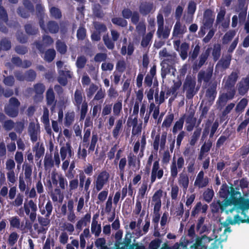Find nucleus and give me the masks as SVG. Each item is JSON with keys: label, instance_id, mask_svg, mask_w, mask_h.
I'll return each mask as SVG.
<instances>
[{"label": "nucleus", "instance_id": "6", "mask_svg": "<svg viewBox=\"0 0 249 249\" xmlns=\"http://www.w3.org/2000/svg\"><path fill=\"white\" fill-rule=\"evenodd\" d=\"M23 207L26 214L29 216L31 221L34 222L36 218V204L33 200H30L24 203Z\"/></svg>", "mask_w": 249, "mask_h": 249}, {"label": "nucleus", "instance_id": "57", "mask_svg": "<svg viewBox=\"0 0 249 249\" xmlns=\"http://www.w3.org/2000/svg\"><path fill=\"white\" fill-rule=\"evenodd\" d=\"M55 56V51L53 49L48 50L44 56L45 59L48 61H52Z\"/></svg>", "mask_w": 249, "mask_h": 249}, {"label": "nucleus", "instance_id": "38", "mask_svg": "<svg viewBox=\"0 0 249 249\" xmlns=\"http://www.w3.org/2000/svg\"><path fill=\"white\" fill-rule=\"evenodd\" d=\"M83 102V94L81 90L77 89L74 95V104L79 108L81 104Z\"/></svg>", "mask_w": 249, "mask_h": 249}, {"label": "nucleus", "instance_id": "19", "mask_svg": "<svg viewBox=\"0 0 249 249\" xmlns=\"http://www.w3.org/2000/svg\"><path fill=\"white\" fill-rule=\"evenodd\" d=\"M238 90L241 95L246 94L249 89V76L243 78L238 85Z\"/></svg>", "mask_w": 249, "mask_h": 249}, {"label": "nucleus", "instance_id": "33", "mask_svg": "<svg viewBox=\"0 0 249 249\" xmlns=\"http://www.w3.org/2000/svg\"><path fill=\"white\" fill-rule=\"evenodd\" d=\"M124 121L122 119L118 120L112 130V135L115 139H117L120 134L123 126Z\"/></svg>", "mask_w": 249, "mask_h": 249}, {"label": "nucleus", "instance_id": "56", "mask_svg": "<svg viewBox=\"0 0 249 249\" xmlns=\"http://www.w3.org/2000/svg\"><path fill=\"white\" fill-rule=\"evenodd\" d=\"M122 110V101H119L115 103L113 107V112L114 115L118 116L120 115Z\"/></svg>", "mask_w": 249, "mask_h": 249}, {"label": "nucleus", "instance_id": "29", "mask_svg": "<svg viewBox=\"0 0 249 249\" xmlns=\"http://www.w3.org/2000/svg\"><path fill=\"white\" fill-rule=\"evenodd\" d=\"M187 32V28L185 25L181 24L179 20L177 21L174 27L173 35L174 36L183 35Z\"/></svg>", "mask_w": 249, "mask_h": 249}, {"label": "nucleus", "instance_id": "23", "mask_svg": "<svg viewBox=\"0 0 249 249\" xmlns=\"http://www.w3.org/2000/svg\"><path fill=\"white\" fill-rule=\"evenodd\" d=\"M213 74V70L210 69L206 71H201L197 75V79L198 82H201L202 81L205 82H208L211 79Z\"/></svg>", "mask_w": 249, "mask_h": 249}, {"label": "nucleus", "instance_id": "53", "mask_svg": "<svg viewBox=\"0 0 249 249\" xmlns=\"http://www.w3.org/2000/svg\"><path fill=\"white\" fill-rule=\"evenodd\" d=\"M153 34L152 32H149L142 38L141 42V45L142 47H146L148 46L153 37Z\"/></svg>", "mask_w": 249, "mask_h": 249}, {"label": "nucleus", "instance_id": "10", "mask_svg": "<svg viewBox=\"0 0 249 249\" xmlns=\"http://www.w3.org/2000/svg\"><path fill=\"white\" fill-rule=\"evenodd\" d=\"M159 57L162 60V64H172L175 61L176 54L175 53H169L165 48L159 52Z\"/></svg>", "mask_w": 249, "mask_h": 249}, {"label": "nucleus", "instance_id": "58", "mask_svg": "<svg viewBox=\"0 0 249 249\" xmlns=\"http://www.w3.org/2000/svg\"><path fill=\"white\" fill-rule=\"evenodd\" d=\"M211 14V11L209 10L205 11L204 14V25L207 26L210 24H212L213 23V19L209 17L210 15Z\"/></svg>", "mask_w": 249, "mask_h": 249}, {"label": "nucleus", "instance_id": "30", "mask_svg": "<svg viewBox=\"0 0 249 249\" xmlns=\"http://www.w3.org/2000/svg\"><path fill=\"white\" fill-rule=\"evenodd\" d=\"M237 78V73L235 72H232L227 78H224L223 82L225 83V87L230 88L233 86Z\"/></svg>", "mask_w": 249, "mask_h": 249}, {"label": "nucleus", "instance_id": "27", "mask_svg": "<svg viewBox=\"0 0 249 249\" xmlns=\"http://www.w3.org/2000/svg\"><path fill=\"white\" fill-rule=\"evenodd\" d=\"M208 208V206L207 204L202 205L200 202H197L192 210L191 215L195 217L200 212L205 213Z\"/></svg>", "mask_w": 249, "mask_h": 249}, {"label": "nucleus", "instance_id": "51", "mask_svg": "<svg viewBox=\"0 0 249 249\" xmlns=\"http://www.w3.org/2000/svg\"><path fill=\"white\" fill-rule=\"evenodd\" d=\"M184 124V119L183 118L179 119L177 121L173 128V133L174 134L177 133L178 131H180L182 129Z\"/></svg>", "mask_w": 249, "mask_h": 249}, {"label": "nucleus", "instance_id": "26", "mask_svg": "<svg viewBox=\"0 0 249 249\" xmlns=\"http://www.w3.org/2000/svg\"><path fill=\"white\" fill-rule=\"evenodd\" d=\"M127 159L128 165L130 167H132L134 171L139 170L140 161L139 160H137L136 157L134 154L130 153L127 157Z\"/></svg>", "mask_w": 249, "mask_h": 249}, {"label": "nucleus", "instance_id": "40", "mask_svg": "<svg viewBox=\"0 0 249 249\" xmlns=\"http://www.w3.org/2000/svg\"><path fill=\"white\" fill-rule=\"evenodd\" d=\"M126 159L125 158H123L120 159L119 162V175L120 178L122 179H124V172H125V167L126 165Z\"/></svg>", "mask_w": 249, "mask_h": 249}, {"label": "nucleus", "instance_id": "4", "mask_svg": "<svg viewBox=\"0 0 249 249\" xmlns=\"http://www.w3.org/2000/svg\"><path fill=\"white\" fill-rule=\"evenodd\" d=\"M234 202H235L234 200L229 202L227 200H224L222 202L220 201L214 202L211 206L212 211L213 212H216L220 209L222 212H225L227 214L231 213L235 210L233 206L235 203Z\"/></svg>", "mask_w": 249, "mask_h": 249}, {"label": "nucleus", "instance_id": "55", "mask_svg": "<svg viewBox=\"0 0 249 249\" xmlns=\"http://www.w3.org/2000/svg\"><path fill=\"white\" fill-rule=\"evenodd\" d=\"M18 238V235L16 232H11L8 239V244L13 246L17 241Z\"/></svg>", "mask_w": 249, "mask_h": 249}, {"label": "nucleus", "instance_id": "13", "mask_svg": "<svg viewBox=\"0 0 249 249\" xmlns=\"http://www.w3.org/2000/svg\"><path fill=\"white\" fill-rule=\"evenodd\" d=\"M60 154L62 160L70 158L73 155L72 147L70 142H67L62 146L60 149Z\"/></svg>", "mask_w": 249, "mask_h": 249}, {"label": "nucleus", "instance_id": "25", "mask_svg": "<svg viewBox=\"0 0 249 249\" xmlns=\"http://www.w3.org/2000/svg\"><path fill=\"white\" fill-rule=\"evenodd\" d=\"M23 4L27 10V11H25L24 9H19L18 10V13L21 17L26 18L29 16V12H32L33 11L34 7L31 2L27 0H25L24 1Z\"/></svg>", "mask_w": 249, "mask_h": 249}, {"label": "nucleus", "instance_id": "47", "mask_svg": "<svg viewBox=\"0 0 249 249\" xmlns=\"http://www.w3.org/2000/svg\"><path fill=\"white\" fill-rule=\"evenodd\" d=\"M248 101L246 98H243L240 102L237 104L235 108V110L236 112H242L247 105H248Z\"/></svg>", "mask_w": 249, "mask_h": 249}, {"label": "nucleus", "instance_id": "48", "mask_svg": "<svg viewBox=\"0 0 249 249\" xmlns=\"http://www.w3.org/2000/svg\"><path fill=\"white\" fill-rule=\"evenodd\" d=\"M74 112H67L65 115V125L67 126L71 125L74 121Z\"/></svg>", "mask_w": 249, "mask_h": 249}, {"label": "nucleus", "instance_id": "62", "mask_svg": "<svg viewBox=\"0 0 249 249\" xmlns=\"http://www.w3.org/2000/svg\"><path fill=\"white\" fill-rule=\"evenodd\" d=\"M167 98V97H165V92L163 90H161L160 92L159 96L158 95V93L155 95V101L157 104H159V105L162 103L164 101L165 99Z\"/></svg>", "mask_w": 249, "mask_h": 249}, {"label": "nucleus", "instance_id": "7", "mask_svg": "<svg viewBox=\"0 0 249 249\" xmlns=\"http://www.w3.org/2000/svg\"><path fill=\"white\" fill-rule=\"evenodd\" d=\"M19 105L20 103L17 99L11 98L9 101V105L5 108L6 113L12 117L17 116Z\"/></svg>", "mask_w": 249, "mask_h": 249}, {"label": "nucleus", "instance_id": "39", "mask_svg": "<svg viewBox=\"0 0 249 249\" xmlns=\"http://www.w3.org/2000/svg\"><path fill=\"white\" fill-rule=\"evenodd\" d=\"M189 47V44L186 42H184L181 44L179 50L178 51L179 53L180 56L183 60H185L187 57Z\"/></svg>", "mask_w": 249, "mask_h": 249}, {"label": "nucleus", "instance_id": "14", "mask_svg": "<svg viewBox=\"0 0 249 249\" xmlns=\"http://www.w3.org/2000/svg\"><path fill=\"white\" fill-rule=\"evenodd\" d=\"M163 191L159 189L156 191L152 198V204L154 206V210H160L161 206V198L162 196Z\"/></svg>", "mask_w": 249, "mask_h": 249}, {"label": "nucleus", "instance_id": "1", "mask_svg": "<svg viewBox=\"0 0 249 249\" xmlns=\"http://www.w3.org/2000/svg\"><path fill=\"white\" fill-rule=\"evenodd\" d=\"M221 231V229H214L213 231V235L211 237L203 236L201 238L196 237L195 243L190 245L191 242L184 239L179 244H177L175 248L177 249H216L217 246L216 242L220 239L218 238V232Z\"/></svg>", "mask_w": 249, "mask_h": 249}, {"label": "nucleus", "instance_id": "61", "mask_svg": "<svg viewBox=\"0 0 249 249\" xmlns=\"http://www.w3.org/2000/svg\"><path fill=\"white\" fill-rule=\"evenodd\" d=\"M51 16L55 18H59L61 17V13L58 8L53 7L50 8Z\"/></svg>", "mask_w": 249, "mask_h": 249}, {"label": "nucleus", "instance_id": "36", "mask_svg": "<svg viewBox=\"0 0 249 249\" xmlns=\"http://www.w3.org/2000/svg\"><path fill=\"white\" fill-rule=\"evenodd\" d=\"M91 215L89 213H87L80 219L76 223V228L77 230H81L84 226H86L90 221Z\"/></svg>", "mask_w": 249, "mask_h": 249}, {"label": "nucleus", "instance_id": "49", "mask_svg": "<svg viewBox=\"0 0 249 249\" xmlns=\"http://www.w3.org/2000/svg\"><path fill=\"white\" fill-rule=\"evenodd\" d=\"M46 199V196L44 194L40 195L38 198V207L39 208L40 212L42 214H45L46 212L43 206L44 205Z\"/></svg>", "mask_w": 249, "mask_h": 249}, {"label": "nucleus", "instance_id": "17", "mask_svg": "<svg viewBox=\"0 0 249 249\" xmlns=\"http://www.w3.org/2000/svg\"><path fill=\"white\" fill-rule=\"evenodd\" d=\"M40 26L45 32L49 31L51 33L53 34L57 33L59 30V27L57 23L54 21H50L47 24V28L44 26L43 22L42 20L39 21Z\"/></svg>", "mask_w": 249, "mask_h": 249}, {"label": "nucleus", "instance_id": "32", "mask_svg": "<svg viewBox=\"0 0 249 249\" xmlns=\"http://www.w3.org/2000/svg\"><path fill=\"white\" fill-rule=\"evenodd\" d=\"M47 103L48 106H52V110L54 109L56 101L53 91L52 89L50 88L48 89L46 92Z\"/></svg>", "mask_w": 249, "mask_h": 249}, {"label": "nucleus", "instance_id": "16", "mask_svg": "<svg viewBox=\"0 0 249 249\" xmlns=\"http://www.w3.org/2000/svg\"><path fill=\"white\" fill-rule=\"evenodd\" d=\"M146 143L145 136L143 134L141 140V142L137 141L134 143L133 147V151L134 153L137 154L140 148L141 152L139 154V156L140 157H142L143 156V153L145 147Z\"/></svg>", "mask_w": 249, "mask_h": 249}, {"label": "nucleus", "instance_id": "37", "mask_svg": "<svg viewBox=\"0 0 249 249\" xmlns=\"http://www.w3.org/2000/svg\"><path fill=\"white\" fill-rule=\"evenodd\" d=\"M152 10L154 11L153 4L151 3L144 2L141 4L140 7V11L143 15H147Z\"/></svg>", "mask_w": 249, "mask_h": 249}, {"label": "nucleus", "instance_id": "11", "mask_svg": "<svg viewBox=\"0 0 249 249\" xmlns=\"http://www.w3.org/2000/svg\"><path fill=\"white\" fill-rule=\"evenodd\" d=\"M209 183L208 177H204V173L200 171L197 175L194 182V185L198 188H203L206 187Z\"/></svg>", "mask_w": 249, "mask_h": 249}, {"label": "nucleus", "instance_id": "46", "mask_svg": "<svg viewBox=\"0 0 249 249\" xmlns=\"http://www.w3.org/2000/svg\"><path fill=\"white\" fill-rule=\"evenodd\" d=\"M134 50V47L133 44L129 43L127 48H126V46H123L121 52L123 55H125L127 53L128 55H131L133 53Z\"/></svg>", "mask_w": 249, "mask_h": 249}, {"label": "nucleus", "instance_id": "20", "mask_svg": "<svg viewBox=\"0 0 249 249\" xmlns=\"http://www.w3.org/2000/svg\"><path fill=\"white\" fill-rule=\"evenodd\" d=\"M241 211L242 214L247 215L249 211V198H245L243 197H239V213Z\"/></svg>", "mask_w": 249, "mask_h": 249}, {"label": "nucleus", "instance_id": "15", "mask_svg": "<svg viewBox=\"0 0 249 249\" xmlns=\"http://www.w3.org/2000/svg\"><path fill=\"white\" fill-rule=\"evenodd\" d=\"M235 93L234 89H231L226 93H223L219 96L217 103L219 106H222L224 105L227 102L233 98Z\"/></svg>", "mask_w": 249, "mask_h": 249}, {"label": "nucleus", "instance_id": "5", "mask_svg": "<svg viewBox=\"0 0 249 249\" xmlns=\"http://www.w3.org/2000/svg\"><path fill=\"white\" fill-rule=\"evenodd\" d=\"M184 166V160L182 156L179 157L177 160L173 158L170 165L171 176L174 178L178 175V171L181 170Z\"/></svg>", "mask_w": 249, "mask_h": 249}, {"label": "nucleus", "instance_id": "28", "mask_svg": "<svg viewBox=\"0 0 249 249\" xmlns=\"http://www.w3.org/2000/svg\"><path fill=\"white\" fill-rule=\"evenodd\" d=\"M209 54V52L208 50H206L204 53H201L199 57L198 62H196L193 65L194 70H198L204 65L208 58Z\"/></svg>", "mask_w": 249, "mask_h": 249}, {"label": "nucleus", "instance_id": "50", "mask_svg": "<svg viewBox=\"0 0 249 249\" xmlns=\"http://www.w3.org/2000/svg\"><path fill=\"white\" fill-rule=\"evenodd\" d=\"M201 129L200 128H198L195 130L194 132L193 135L191 138V140L190 141V144L191 145H194L199 138L200 135L201 134Z\"/></svg>", "mask_w": 249, "mask_h": 249}, {"label": "nucleus", "instance_id": "21", "mask_svg": "<svg viewBox=\"0 0 249 249\" xmlns=\"http://www.w3.org/2000/svg\"><path fill=\"white\" fill-rule=\"evenodd\" d=\"M98 215H94L93 216L92 223L91 225V232L94 234L96 237L99 236L101 232V225L98 224L97 220Z\"/></svg>", "mask_w": 249, "mask_h": 249}, {"label": "nucleus", "instance_id": "18", "mask_svg": "<svg viewBox=\"0 0 249 249\" xmlns=\"http://www.w3.org/2000/svg\"><path fill=\"white\" fill-rule=\"evenodd\" d=\"M178 183L182 188L183 191L185 194L189 183V177L186 174L182 173L179 174L178 178Z\"/></svg>", "mask_w": 249, "mask_h": 249}, {"label": "nucleus", "instance_id": "9", "mask_svg": "<svg viewBox=\"0 0 249 249\" xmlns=\"http://www.w3.org/2000/svg\"><path fill=\"white\" fill-rule=\"evenodd\" d=\"M28 133L32 142H36L37 141L40 134V126L37 122L36 123L31 122L30 123L28 127Z\"/></svg>", "mask_w": 249, "mask_h": 249}, {"label": "nucleus", "instance_id": "60", "mask_svg": "<svg viewBox=\"0 0 249 249\" xmlns=\"http://www.w3.org/2000/svg\"><path fill=\"white\" fill-rule=\"evenodd\" d=\"M112 22L113 24L124 27L127 25V22L126 20L123 19L121 18H115L112 19Z\"/></svg>", "mask_w": 249, "mask_h": 249}, {"label": "nucleus", "instance_id": "43", "mask_svg": "<svg viewBox=\"0 0 249 249\" xmlns=\"http://www.w3.org/2000/svg\"><path fill=\"white\" fill-rule=\"evenodd\" d=\"M216 86L208 89L206 93V96L210 101L213 102L216 97Z\"/></svg>", "mask_w": 249, "mask_h": 249}, {"label": "nucleus", "instance_id": "24", "mask_svg": "<svg viewBox=\"0 0 249 249\" xmlns=\"http://www.w3.org/2000/svg\"><path fill=\"white\" fill-rule=\"evenodd\" d=\"M160 210L156 211V210H153L154 215L152 219V223L154 224L155 229L153 235L155 237H159L160 235V233L158 230V223L160 218Z\"/></svg>", "mask_w": 249, "mask_h": 249}, {"label": "nucleus", "instance_id": "63", "mask_svg": "<svg viewBox=\"0 0 249 249\" xmlns=\"http://www.w3.org/2000/svg\"><path fill=\"white\" fill-rule=\"evenodd\" d=\"M179 192V188L177 185H172L171 190V197L172 199L176 200Z\"/></svg>", "mask_w": 249, "mask_h": 249}, {"label": "nucleus", "instance_id": "44", "mask_svg": "<svg viewBox=\"0 0 249 249\" xmlns=\"http://www.w3.org/2000/svg\"><path fill=\"white\" fill-rule=\"evenodd\" d=\"M10 225L11 227L16 228V229H20V221L19 217L17 216H12L9 219Z\"/></svg>", "mask_w": 249, "mask_h": 249}, {"label": "nucleus", "instance_id": "54", "mask_svg": "<svg viewBox=\"0 0 249 249\" xmlns=\"http://www.w3.org/2000/svg\"><path fill=\"white\" fill-rule=\"evenodd\" d=\"M52 200L55 201H62L63 199V196L61 193V191L59 189H55L54 192L52 195Z\"/></svg>", "mask_w": 249, "mask_h": 249}, {"label": "nucleus", "instance_id": "64", "mask_svg": "<svg viewBox=\"0 0 249 249\" xmlns=\"http://www.w3.org/2000/svg\"><path fill=\"white\" fill-rule=\"evenodd\" d=\"M56 49L60 53L64 54L67 51V46L65 44L58 40L56 42Z\"/></svg>", "mask_w": 249, "mask_h": 249}, {"label": "nucleus", "instance_id": "3", "mask_svg": "<svg viewBox=\"0 0 249 249\" xmlns=\"http://www.w3.org/2000/svg\"><path fill=\"white\" fill-rule=\"evenodd\" d=\"M110 174L106 170L99 172L94 177V189L100 192L105 186L108 185L109 182Z\"/></svg>", "mask_w": 249, "mask_h": 249}, {"label": "nucleus", "instance_id": "45", "mask_svg": "<svg viewBox=\"0 0 249 249\" xmlns=\"http://www.w3.org/2000/svg\"><path fill=\"white\" fill-rule=\"evenodd\" d=\"M174 118V115L172 113H169L167 116H166L162 124V127H165V128H169Z\"/></svg>", "mask_w": 249, "mask_h": 249}, {"label": "nucleus", "instance_id": "42", "mask_svg": "<svg viewBox=\"0 0 249 249\" xmlns=\"http://www.w3.org/2000/svg\"><path fill=\"white\" fill-rule=\"evenodd\" d=\"M12 61L13 63L16 65L25 68L30 67L31 65V62L30 61L25 60L22 62L18 57H13Z\"/></svg>", "mask_w": 249, "mask_h": 249}, {"label": "nucleus", "instance_id": "59", "mask_svg": "<svg viewBox=\"0 0 249 249\" xmlns=\"http://www.w3.org/2000/svg\"><path fill=\"white\" fill-rule=\"evenodd\" d=\"M87 62V59L84 56H81L78 57L76 62V65L77 68L82 69L83 68Z\"/></svg>", "mask_w": 249, "mask_h": 249}, {"label": "nucleus", "instance_id": "22", "mask_svg": "<svg viewBox=\"0 0 249 249\" xmlns=\"http://www.w3.org/2000/svg\"><path fill=\"white\" fill-rule=\"evenodd\" d=\"M34 89L36 95L34 96V101L36 102L41 101L43 99V93L45 90V86L42 84H37L34 86Z\"/></svg>", "mask_w": 249, "mask_h": 249}, {"label": "nucleus", "instance_id": "8", "mask_svg": "<svg viewBox=\"0 0 249 249\" xmlns=\"http://www.w3.org/2000/svg\"><path fill=\"white\" fill-rule=\"evenodd\" d=\"M163 170L160 168L159 161H155L153 164L151 177L150 184H152L156 179H160L163 176Z\"/></svg>", "mask_w": 249, "mask_h": 249}, {"label": "nucleus", "instance_id": "35", "mask_svg": "<svg viewBox=\"0 0 249 249\" xmlns=\"http://www.w3.org/2000/svg\"><path fill=\"white\" fill-rule=\"evenodd\" d=\"M195 85L196 82L195 79L190 76H187L184 83V89L189 91H192L194 89Z\"/></svg>", "mask_w": 249, "mask_h": 249}, {"label": "nucleus", "instance_id": "12", "mask_svg": "<svg viewBox=\"0 0 249 249\" xmlns=\"http://www.w3.org/2000/svg\"><path fill=\"white\" fill-rule=\"evenodd\" d=\"M69 67L67 65L65 66V70H59V76L58 78V82L62 85L65 86L67 83V78H70L72 77V72L69 70Z\"/></svg>", "mask_w": 249, "mask_h": 249}, {"label": "nucleus", "instance_id": "2", "mask_svg": "<svg viewBox=\"0 0 249 249\" xmlns=\"http://www.w3.org/2000/svg\"><path fill=\"white\" fill-rule=\"evenodd\" d=\"M237 193L232 187H230L226 184H222L219 192L220 197L224 198V200H227L229 202L232 200L235 201L234 209L239 213V198H238L235 196Z\"/></svg>", "mask_w": 249, "mask_h": 249}, {"label": "nucleus", "instance_id": "31", "mask_svg": "<svg viewBox=\"0 0 249 249\" xmlns=\"http://www.w3.org/2000/svg\"><path fill=\"white\" fill-rule=\"evenodd\" d=\"M161 75L163 79L165 78L166 75L169 73H172L174 76L175 74L176 69L169 64H162L161 63Z\"/></svg>", "mask_w": 249, "mask_h": 249}, {"label": "nucleus", "instance_id": "34", "mask_svg": "<svg viewBox=\"0 0 249 249\" xmlns=\"http://www.w3.org/2000/svg\"><path fill=\"white\" fill-rule=\"evenodd\" d=\"M151 184L149 186V189H148V184L147 182H143L140 188L139 189L137 199L140 200H142L144 198V196L148 192V191L150 189Z\"/></svg>", "mask_w": 249, "mask_h": 249}, {"label": "nucleus", "instance_id": "52", "mask_svg": "<svg viewBox=\"0 0 249 249\" xmlns=\"http://www.w3.org/2000/svg\"><path fill=\"white\" fill-rule=\"evenodd\" d=\"M108 194V190L105 189L104 190H101L97 196L98 201L97 202V203L99 204L104 202L107 198Z\"/></svg>", "mask_w": 249, "mask_h": 249}, {"label": "nucleus", "instance_id": "41", "mask_svg": "<svg viewBox=\"0 0 249 249\" xmlns=\"http://www.w3.org/2000/svg\"><path fill=\"white\" fill-rule=\"evenodd\" d=\"M171 30V27H165L164 28V27L161 28L160 30V32L159 30V28L157 30V35L158 37L161 38L162 37L163 38H167L168 37Z\"/></svg>", "mask_w": 249, "mask_h": 249}]
</instances>
